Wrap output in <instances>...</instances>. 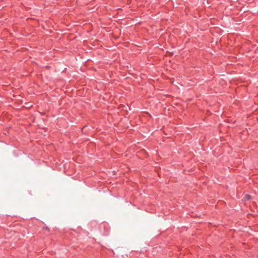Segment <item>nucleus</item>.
<instances>
[{
	"instance_id": "nucleus-2",
	"label": "nucleus",
	"mask_w": 258,
	"mask_h": 258,
	"mask_svg": "<svg viewBox=\"0 0 258 258\" xmlns=\"http://www.w3.org/2000/svg\"><path fill=\"white\" fill-rule=\"evenodd\" d=\"M246 197L248 199H250V196L248 195H246Z\"/></svg>"
},
{
	"instance_id": "nucleus-3",
	"label": "nucleus",
	"mask_w": 258,
	"mask_h": 258,
	"mask_svg": "<svg viewBox=\"0 0 258 258\" xmlns=\"http://www.w3.org/2000/svg\"><path fill=\"white\" fill-rule=\"evenodd\" d=\"M104 235H106V234H107V231L105 233H104Z\"/></svg>"
},
{
	"instance_id": "nucleus-1",
	"label": "nucleus",
	"mask_w": 258,
	"mask_h": 258,
	"mask_svg": "<svg viewBox=\"0 0 258 258\" xmlns=\"http://www.w3.org/2000/svg\"><path fill=\"white\" fill-rule=\"evenodd\" d=\"M106 224H105V223H103V224H101V225H100V228H102V227H103V228H105V226H106Z\"/></svg>"
}]
</instances>
